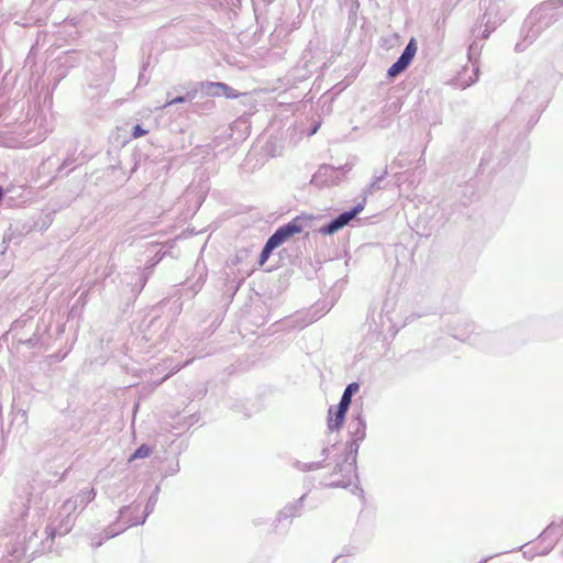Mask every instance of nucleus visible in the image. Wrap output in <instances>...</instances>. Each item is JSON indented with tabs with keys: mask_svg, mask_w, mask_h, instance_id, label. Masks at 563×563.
I'll return each instance as SVG.
<instances>
[{
	"mask_svg": "<svg viewBox=\"0 0 563 563\" xmlns=\"http://www.w3.org/2000/svg\"><path fill=\"white\" fill-rule=\"evenodd\" d=\"M207 89L209 93L213 97L222 95L228 99H236L241 96L240 92L235 91L233 88H231L224 82H208Z\"/></svg>",
	"mask_w": 563,
	"mask_h": 563,
	"instance_id": "20e7f679",
	"label": "nucleus"
},
{
	"mask_svg": "<svg viewBox=\"0 0 563 563\" xmlns=\"http://www.w3.org/2000/svg\"><path fill=\"white\" fill-rule=\"evenodd\" d=\"M89 495H90V497H89V498H90V499H92V498L95 497V492H93V490H90V492H89Z\"/></svg>",
	"mask_w": 563,
	"mask_h": 563,
	"instance_id": "9b49d317",
	"label": "nucleus"
},
{
	"mask_svg": "<svg viewBox=\"0 0 563 563\" xmlns=\"http://www.w3.org/2000/svg\"><path fill=\"white\" fill-rule=\"evenodd\" d=\"M276 247L267 240L264 249L262 250L261 256H260V264L263 265L268 257L271 256V253Z\"/></svg>",
	"mask_w": 563,
	"mask_h": 563,
	"instance_id": "6e6552de",
	"label": "nucleus"
},
{
	"mask_svg": "<svg viewBox=\"0 0 563 563\" xmlns=\"http://www.w3.org/2000/svg\"><path fill=\"white\" fill-rule=\"evenodd\" d=\"M311 220V217L308 216H299L294 218L287 224L280 227L269 239L268 241L275 246L278 247L290 238L296 234L301 233L307 227L308 221Z\"/></svg>",
	"mask_w": 563,
	"mask_h": 563,
	"instance_id": "f257e3e1",
	"label": "nucleus"
},
{
	"mask_svg": "<svg viewBox=\"0 0 563 563\" xmlns=\"http://www.w3.org/2000/svg\"><path fill=\"white\" fill-rule=\"evenodd\" d=\"M186 100L185 97H176L175 99L170 100L167 104H174V103H180Z\"/></svg>",
	"mask_w": 563,
	"mask_h": 563,
	"instance_id": "9d476101",
	"label": "nucleus"
},
{
	"mask_svg": "<svg viewBox=\"0 0 563 563\" xmlns=\"http://www.w3.org/2000/svg\"><path fill=\"white\" fill-rule=\"evenodd\" d=\"M358 388L360 387L357 383H351L347 385L340 400V405H342V407L349 408L351 405L352 395L357 393Z\"/></svg>",
	"mask_w": 563,
	"mask_h": 563,
	"instance_id": "423d86ee",
	"label": "nucleus"
},
{
	"mask_svg": "<svg viewBox=\"0 0 563 563\" xmlns=\"http://www.w3.org/2000/svg\"><path fill=\"white\" fill-rule=\"evenodd\" d=\"M152 453V449L146 445V444H142L132 455L131 457L129 459V462L133 461V460H136V459H144V457H147L150 456Z\"/></svg>",
	"mask_w": 563,
	"mask_h": 563,
	"instance_id": "0eeeda50",
	"label": "nucleus"
},
{
	"mask_svg": "<svg viewBox=\"0 0 563 563\" xmlns=\"http://www.w3.org/2000/svg\"><path fill=\"white\" fill-rule=\"evenodd\" d=\"M349 408L342 407V405L339 404L335 410L333 408L329 409V419H328V426L331 430H338L340 429L345 419V415Z\"/></svg>",
	"mask_w": 563,
	"mask_h": 563,
	"instance_id": "39448f33",
	"label": "nucleus"
},
{
	"mask_svg": "<svg viewBox=\"0 0 563 563\" xmlns=\"http://www.w3.org/2000/svg\"><path fill=\"white\" fill-rule=\"evenodd\" d=\"M417 49L416 41L411 38L398 60L389 67L388 76L396 77L402 73L413 59Z\"/></svg>",
	"mask_w": 563,
	"mask_h": 563,
	"instance_id": "f03ea898",
	"label": "nucleus"
},
{
	"mask_svg": "<svg viewBox=\"0 0 563 563\" xmlns=\"http://www.w3.org/2000/svg\"><path fill=\"white\" fill-rule=\"evenodd\" d=\"M145 134H147V131H146V130H144V129H142V126H141V125H139V124H137V125H135V126L133 128L132 136H133L134 139H139V137H141V136H144Z\"/></svg>",
	"mask_w": 563,
	"mask_h": 563,
	"instance_id": "1a4fd4ad",
	"label": "nucleus"
},
{
	"mask_svg": "<svg viewBox=\"0 0 563 563\" xmlns=\"http://www.w3.org/2000/svg\"><path fill=\"white\" fill-rule=\"evenodd\" d=\"M358 213V209H354L349 212H344L340 214L336 219L330 222L327 227L320 229L322 234H333L343 227H345L356 214Z\"/></svg>",
	"mask_w": 563,
	"mask_h": 563,
	"instance_id": "7ed1b4c3",
	"label": "nucleus"
}]
</instances>
